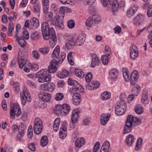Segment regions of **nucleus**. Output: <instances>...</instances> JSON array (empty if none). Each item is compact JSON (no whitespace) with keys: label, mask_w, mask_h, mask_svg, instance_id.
Listing matches in <instances>:
<instances>
[{"label":"nucleus","mask_w":152,"mask_h":152,"mask_svg":"<svg viewBox=\"0 0 152 152\" xmlns=\"http://www.w3.org/2000/svg\"><path fill=\"white\" fill-rule=\"evenodd\" d=\"M42 33L45 39H50V46L53 48L56 45L57 36L53 28H50L49 24L46 22H43L41 26Z\"/></svg>","instance_id":"obj_1"},{"label":"nucleus","mask_w":152,"mask_h":152,"mask_svg":"<svg viewBox=\"0 0 152 152\" xmlns=\"http://www.w3.org/2000/svg\"><path fill=\"white\" fill-rule=\"evenodd\" d=\"M71 11V10L69 8L65 7H61L58 18L54 17L51 20V23L60 28H63L64 26L63 20L64 16L65 13L66 12H69Z\"/></svg>","instance_id":"obj_2"},{"label":"nucleus","mask_w":152,"mask_h":152,"mask_svg":"<svg viewBox=\"0 0 152 152\" xmlns=\"http://www.w3.org/2000/svg\"><path fill=\"white\" fill-rule=\"evenodd\" d=\"M36 77L38 78L39 82L41 83L49 81L51 79V76L46 69L39 71L36 74Z\"/></svg>","instance_id":"obj_3"},{"label":"nucleus","mask_w":152,"mask_h":152,"mask_svg":"<svg viewBox=\"0 0 152 152\" xmlns=\"http://www.w3.org/2000/svg\"><path fill=\"white\" fill-rule=\"evenodd\" d=\"M59 53L60 48L59 46H57L53 52L52 57L54 60L53 61L58 63V64L61 63L66 56V54L65 52L61 53L60 55H59Z\"/></svg>","instance_id":"obj_4"},{"label":"nucleus","mask_w":152,"mask_h":152,"mask_svg":"<svg viewBox=\"0 0 152 152\" xmlns=\"http://www.w3.org/2000/svg\"><path fill=\"white\" fill-rule=\"evenodd\" d=\"M67 82L68 85L73 86V88H70V90L71 93L75 91H77L80 93L83 92L84 88L77 81L69 78Z\"/></svg>","instance_id":"obj_5"},{"label":"nucleus","mask_w":152,"mask_h":152,"mask_svg":"<svg viewBox=\"0 0 152 152\" xmlns=\"http://www.w3.org/2000/svg\"><path fill=\"white\" fill-rule=\"evenodd\" d=\"M27 53L23 50H20L18 52V63L19 68L22 69L27 62Z\"/></svg>","instance_id":"obj_6"},{"label":"nucleus","mask_w":152,"mask_h":152,"mask_svg":"<svg viewBox=\"0 0 152 152\" xmlns=\"http://www.w3.org/2000/svg\"><path fill=\"white\" fill-rule=\"evenodd\" d=\"M34 133L37 134H40L42 129V121L38 118H36L34 121Z\"/></svg>","instance_id":"obj_7"},{"label":"nucleus","mask_w":152,"mask_h":152,"mask_svg":"<svg viewBox=\"0 0 152 152\" xmlns=\"http://www.w3.org/2000/svg\"><path fill=\"white\" fill-rule=\"evenodd\" d=\"M21 110L17 104H13L11 106L10 110V116L11 118H14L15 115L18 117L20 114Z\"/></svg>","instance_id":"obj_8"},{"label":"nucleus","mask_w":152,"mask_h":152,"mask_svg":"<svg viewBox=\"0 0 152 152\" xmlns=\"http://www.w3.org/2000/svg\"><path fill=\"white\" fill-rule=\"evenodd\" d=\"M20 95L22 103L23 105L25 104L26 101L29 102L31 101L30 95L26 89L23 90L22 93H21Z\"/></svg>","instance_id":"obj_9"},{"label":"nucleus","mask_w":152,"mask_h":152,"mask_svg":"<svg viewBox=\"0 0 152 152\" xmlns=\"http://www.w3.org/2000/svg\"><path fill=\"white\" fill-rule=\"evenodd\" d=\"M72 37H74L73 39L75 40L74 42L76 45L81 46L83 44L85 39V38L83 35L80 34L78 35H75Z\"/></svg>","instance_id":"obj_10"},{"label":"nucleus","mask_w":152,"mask_h":152,"mask_svg":"<svg viewBox=\"0 0 152 152\" xmlns=\"http://www.w3.org/2000/svg\"><path fill=\"white\" fill-rule=\"evenodd\" d=\"M144 19V17L142 15H138L134 18L133 23L136 26L140 25L143 23Z\"/></svg>","instance_id":"obj_11"},{"label":"nucleus","mask_w":152,"mask_h":152,"mask_svg":"<svg viewBox=\"0 0 152 152\" xmlns=\"http://www.w3.org/2000/svg\"><path fill=\"white\" fill-rule=\"evenodd\" d=\"M126 96L125 94H121L119 96L121 100L115 104V107L118 105L119 107H121L126 108V104L125 100Z\"/></svg>","instance_id":"obj_12"},{"label":"nucleus","mask_w":152,"mask_h":152,"mask_svg":"<svg viewBox=\"0 0 152 152\" xmlns=\"http://www.w3.org/2000/svg\"><path fill=\"white\" fill-rule=\"evenodd\" d=\"M74 37L72 36L67 37L66 39L67 42L66 43V47L67 49H71L72 48L75 44V40L73 39Z\"/></svg>","instance_id":"obj_13"},{"label":"nucleus","mask_w":152,"mask_h":152,"mask_svg":"<svg viewBox=\"0 0 152 152\" xmlns=\"http://www.w3.org/2000/svg\"><path fill=\"white\" fill-rule=\"evenodd\" d=\"M67 131L66 124L61 125L59 130V136L60 138L63 139L66 136Z\"/></svg>","instance_id":"obj_14"},{"label":"nucleus","mask_w":152,"mask_h":152,"mask_svg":"<svg viewBox=\"0 0 152 152\" xmlns=\"http://www.w3.org/2000/svg\"><path fill=\"white\" fill-rule=\"evenodd\" d=\"M138 76V73L137 70H134L132 72L130 79L132 85H134L136 83Z\"/></svg>","instance_id":"obj_15"},{"label":"nucleus","mask_w":152,"mask_h":152,"mask_svg":"<svg viewBox=\"0 0 152 152\" xmlns=\"http://www.w3.org/2000/svg\"><path fill=\"white\" fill-rule=\"evenodd\" d=\"M39 98L45 102L49 101L51 98L50 94L48 93H40L39 94Z\"/></svg>","instance_id":"obj_16"},{"label":"nucleus","mask_w":152,"mask_h":152,"mask_svg":"<svg viewBox=\"0 0 152 152\" xmlns=\"http://www.w3.org/2000/svg\"><path fill=\"white\" fill-rule=\"evenodd\" d=\"M58 63L53 61V60H52L50 63V65L48 66V69H47L49 73H54L57 70V67L56 65V64H57Z\"/></svg>","instance_id":"obj_17"},{"label":"nucleus","mask_w":152,"mask_h":152,"mask_svg":"<svg viewBox=\"0 0 152 152\" xmlns=\"http://www.w3.org/2000/svg\"><path fill=\"white\" fill-rule=\"evenodd\" d=\"M110 116V113H103L100 117V123L103 125H105L109 120Z\"/></svg>","instance_id":"obj_18"},{"label":"nucleus","mask_w":152,"mask_h":152,"mask_svg":"<svg viewBox=\"0 0 152 152\" xmlns=\"http://www.w3.org/2000/svg\"><path fill=\"white\" fill-rule=\"evenodd\" d=\"M92 57L91 63V66L92 67H94L95 66H98L100 63V60L99 58L96 56L95 54H93L91 55Z\"/></svg>","instance_id":"obj_19"},{"label":"nucleus","mask_w":152,"mask_h":152,"mask_svg":"<svg viewBox=\"0 0 152 152\" xmlns=\"http://www.w3.org/2000/svg\"><path fill=\"white\" fill-rule=\"evenodd\" d=\"M137 10V7L135 6L130 7L126 11L127 16L129 18L131 17L134 14Z\"/></svg>","instance_id":"obj_20"},{"label":"nucleus","mask_w":152,"mask_h":152,"mask_svg":"<svg viewBox=\"0 0 152 152\" xmlns=\"http://www.w3.org/2000/svg\"><path fill=\"white\" fill-rule=\"evenodd\" d=\"M80 112L77 109H74L73 110L72 113L71 115V121H76L77 122L79 116V114Z\"/></svg>","instance_id":"obj_21"},{"label":"nucleus","mask_w":152,"mask_h":152,"mask_svg":"<svg viewBox=\"0 0 152 152\" xmlns=\"http://www.w3.org/2000/svg\"><path fill=\"white\" fill-rule=\"evenodd\" d=\"M134 141V137L133 135L129 134L126 136L125 139V142L128 146H131L133 143Z\"/></svg>","instance_id":"obj_22"},{"label":"nucleus","mask_w":152,"mask_h":152,"mask_svg":"<svg viewBox=\"0 0 152 152\" xmlns=\"http://www.w3.org/2000/svg\"><path fill=\"white\" fill-rule=\"evenodd\" d=\"M62 115H66L68 114L70 110V107L67 104H64L61 105Z\"/></svg>","instance_id":"obj_23"},{"label":"nucleus","mask_w":152,"mask_h":152,"mask_svg":"<svg viewBox=\"0 0 152 152\" xmlns=\"http://www.w3.org/2000/svg\"><path fill=\"white\" fill-rule=\"evenodd\" d=\"M119 107L118 105L115 107V113L118 115H121L123 114L125 112L126 108Z\"/></svg>","instance_id":"obj_24"},{"label":"nucleus","mask_w":152,"mask_h":152,"mask_svg":"<svg viewBox=\"0 0 152 152\" xmlns=\"http://www.w3.org/2000/svg\"><path fill=\"white\" fill-rule=\"evenodd\" d=\"M109 74L111 78L115 80L117 79L118 75V71L117 69H113L110 71Z\"/></svg>","instance_id":"obj_25"},{"label":"nucleus","mask_w":152,"mask_h":152,"mask_svg":"<svg viewBox=\"0 0 152 152\" xmlns=\"http://www.w3.org/2000/svg\"><path fill=\"white\" fill-rule=\"evenodd\" d=\"M85 140L83 137L77 138L75 143V146L76 147L80 148L84 144Z\"/></svg>","instance_id":"obj_26"},{"label":"nucleus","mask_w":152,"mask_h":152,"mask_svg":"<svg viewBox=\"0 0 152 152\" xmlns=\"http://www.w3.org/2000/svg\"><path fill=\"white\" fill-rule=\"evenodd\" d=\"M110 3L112 4V10L113 12L117 11L119 7V4L117 0H115L113 1H111Z\"/></svg>","instance_id":"obj_27"},{"label":"nucleus","mask_w":152,"mask_h":152,"mask_svg":"<svg viewBox=\"0 0 152 152\" xmlns=\"http://www.w3.org/2000/svg\"><path fill=\"white\" fill-rule=\"evenodd\" d=\"M60 122V120L59 118H57L55 120L53 126V129L54 131L56 132L58 130Z\"/></svg>","instance_id":"obj_28"},{"label":"nucleus","mask_w":152,"mask_h":152,"mask_svg":"<svg viewBox=\"0 0 152 152\" xmlns=\"http://www.w3.org/2000/svg\"><path fill=\"white\" fill-rule=\"evenodd\" d=\"M31 25L35 28H37L39 26V22L38 20L35 18H32L31 20Z\"/></svg>","instance_id":"obj_29"},{"label":"nucleus","mask_w":152,"mask_h":152,"mask_svg":"<svg viewBox=\"0 0 152 152\" xmlns=\"http://www.w3.org/2000/svg\"><path fill=\"white\" fill-rule=\"evenodd\" d=\"M61 110V105H56L54 108L53 113L57 115H61V114L62 115Z\"/></svg>","instance_id":"obj_30"},{"label":"nucleus","mask_w":152,"mask_h":152,"mask_svg":"<svg viewBox=\"0 0 152 152\" xmlns=\"http://www.w3.org/2000/svg\"><path fill=\"white\" fill-rule=\"evenodd\" d=\"M134 121L133 117L132 115H129L127 117L125 122V125L132 126Z\"/></svg>","instance_id":"obj_31"},{"label":"nucleus","mask_w":152,"mask_h":152,"mask_svg":"<svg viewBox=\"0 0 152 152\" xmlns=\"http://www.w3.org/2000/svg\"><path fill=\"white\" fill-rule=\"evenodd\" d=\"M75 75L80 78H83L84 75V74L83 71L79 69H77L75 70Z\"/></svg>","instance_id":"obj_32"},{"label":"nucleus","mask_w":152,"mask_h":152,"mask_svg":"<svg viewBox=\"0 0 152 152\" xmlns=\"http://www.w3.org/2000/svg\"><path fill=\"white\" fill-rule=\"evenodd\" d=\"M48 143L47 137L45 136H42L40 140V144L42 147L45 146Z\"/></svg>","instance_id":"obj_33"},{"label":"nucleus","mask_w":152,"mask_h":152,"mask_svg":"<svg viewBox=\"0 0 152 152\" xmlns=\"http://www.w3.org/2000/svg\"><path fill=\"white\" fill-rule=\"evenodd\" d=\"M110 56L107 55H104L102 56L101 61L103 64L104 65H107L108 63V59Z\"/></svg>","instance_id":"obj_34"},{"label":"nucleus","mask_w":152,"mask_h":152,"mask_svg":"<svg viewBox=\"0 0 152 152\" xmlns=\"http://www.w3.org/2000/svg\"><path fill=\"white\" fill-rule=\"evenodd\" d=\"M110 96V94L107 92L105 91L102 94L101 98L103 100H106L109 99Z\"/></svg>","instance_id":"obj_35"},{"label":"nucleus","mask_w":152,"mask_h":152,"mask_svg":"<svg viewBox=\"0 0 152 152\" xmlns=\"http://www.w3.org/2000/svg\"><path fill=\"white\" fill-rule=\"evenodd\" d=\"M40 37V34L37 32H33L31 35L30 38L33 40H38Z\"/></svg>","instance_id":"obj_36"},{"label":"nucleus","mask_w":152,"mask_h":152,"mask_svg":"<svg viewBox=\"0 0 152 152\" xmlns=\"http://www.w3.org/2000/svg\"><path fill=\"white\" fill-rule=\"evenodd\" d=\"M47 91L49 92H52L54 89L55 84L52 82L48 83H47Z\"/></svg>","instance_id":"obj_37"},{"label":"nucleus","mask_w":152,"mask_h":152,"mask_svg":"<svg viewBox=\"0 0 152 152\" xmlns=\"http://www.w3.org/2000/svg\"><path fill=\"white\" fill-rule=\"evenodd\" d=\"M91 17L95 24H97L100 22L101 19L99 16L94 15H92Z\"/></svg>","instance_id":"obj_38"},{"label":"nucleus","mask_w":152,"mask_h":152,"mask_svg":"<svg viewBox=\"0 0 152 152\" xmlns=\"http://www.w3.org/2000/svg\"><path fill=\"white\" fill-rule=\"evenodd\" d=\"M86 24L87 26L90 27L95 24V23L92 20L91 17L90 16L86 20Z\"/></svg>","instance_id":"obj_39"},{"label":"nucleus","mask_w":152,"mask_h":152,"mask_svg":"<svg viewBox=\"0 0 152 152\" xmlns=\"http://www.w3.org/2000/svg\"><path fill=\"white\" fill-rule=\"evenodd\" d=\"M148 99L147 95L146 92L144 91L143 93L142 97V101L144 104H147L148 103Z\"/></svg>","instance_id":"obj_40"},{"label":"nucleus","mask_w":152,"mask_h":152,"mask_svg":"<svg viewBox=\"0 0 152 152\" xmlns=\"http://www.w3.org/2000/svg\"><path fill=\"white\" fill-rule=\"evenodd\" d=\"M134 110L136 113L138 114H141L143 111V108L140 105H137L136 106Z\"/></svg>","instance_id":"obj_41"},{"label":"nucleus","mask_w":152,"mask_h":152,"mask_svg":"<svg viewBox=\"0 0 152 152\" xmlns=\"http://www.w3.org/2000/svg\"><path fill=\"white\" fill-rule=\"evenodd\" d=\"M64 97V95L62 93H58L56 94L55 98L56 100L59 101L62 99Z\"/></svg>","instance_id":"obj_42"},{"label":"nucleus","mask_w":152,"mask_h":152,"mask_svg":"<svg viewBox=\"0 0 152 152\" xmlns=\"http://www.w3.org/2000/svg\"><path fill=\"white\" fill-rule=\"evenodd\" d=\"M39 51L43 54H46L48 53L49 50L48 47H46L39 48Z\"/></svg>","instance_id":"obj_43"},{"label":"nucleus","mask_w":152,"mask_h":152,"mask_svg":"<svg viewBox=\"0 0 152 152\" xmlns=\"http://www.w3.org/2000/svg\"><path fill=\"white\" fill-rule=\"evenodd\" d=\"M142 139L141 138H139L137 140V142L136 147L135 150L138 151L139 148L141 146L142 143Z\"/></svg>","instance_id":"obj_44"},{"label":"nucleus","mask_w":152,"mask_h":152,"mask_svg":"<svg viewBox=\"0 0 152 152\" xmlns=\"http://www.w3.org/2000/svg\"><path fill=\"white\" fill-rule=\"evenodd\" d=\"M27 132V135L28 137L29 138H31L33 137V129L32 126L30 125L29 126Z\"/></svg>","instance_id":"obj_45"},{"label":"nucleus","mask_w":152,"mask_h":152,"mask_svg":"<svg viewBox=\"0 0 152 152\" xmlns=\"http://www.w3.org/2000/svg\"><path fill=\"white\" fill-rule=\"evenodd\" d=\"M123 76L126 82L128 81L129 79L128 70L127 69L123 70Z\"/></svg>","instance_id":"obj_46"},{"label":"nucleus","mask_w":152,"mask_h":152,"mask_svg":"<svg viewBox=\"0 0 152 152\" xmlns=\"http://www.w3.org/2000/svg\"><path fill=\"white\" fill-rule=\"evenodd\" d=\"M138 56V52H130V57L132 60H134L137 58Z\"/></svg>","instance_id":"obj_47"},{"label":"nucleus","mask_w":152,"mask_h":152,"mask_svg":"<svg viewBox=\"0 0 152 152\" xmlns=\"http://www.w3.org/2000/svg\"><path fill=\"white\" fill-rule=\"evenodd\" d=\"M131 126L125 125L124 128V134H125L130 132L132 130Z\"/></svg>","instance_id":"obj_48"},{"label":"nucleus","mask_w":152,"mask_h":152,"mask_svg":"<svg viewBox=\"0 0 152 152\" xmlns=\"http://www.w3.org/2000/svg\"><path fill=\"white\" fill-rule=\"evenodd\" d=\"M25 126L22 124H21L18 127V133L21 134H24V130L25 129Z\"/></svg>","instance_id":"obj_49"},{"label":"nucleus","mask_w":152,"mask_h":152,"mask_svg":"<svg viewBox=\"0 0 152 152\" xmlns=\"http://www.w3.org/2000/svg\"><path fill=\"white\" fill-rule=\"evenodd\" d=\"M45 14L46 19L48 20H50L53 17V13L50 12H48Z\"/></svg>","instance_id":"obj_50"},{"label":"nucleus","mask_w":152,"mask_h":152,"mask_svg":"<svg viewBox=\"0 0 152 152\" xmlns=\"http://www.w3.org/2000/svg\"><path fill=\"white\" fill-rule=\"evenodd\" d=\"M95 0H83V4L85 5H91L94 4Z\"/></svg>","instance_id":"obj_51"},{"label":"nucleus","mask_w":152,"mask_h":152,"mask_svg":"<svg viewBox=\"0 0 152 152\" xmlns=\"http://www.w3.org/2000/svg\"><path fill=\"white\" fill-rule=\"evenodd\" d=\"M92 78V75L90 72L88 73L86 75L85 79L87 82H89L91 80Z\"/></svg>","instance_id":"obj_52"},{"label":"nucleus","mask_w":152,"mask_h":152,"mask_svg":"<svg viewBox=\"0 0 152 152\" xmlns=\"http://www.w3.org/2000/svg\"><path fill=\"white\" fill-rule=\"evenodd\" d=\"M91 84L92 86L93 89H94V88H97L99 86L100 84L98 81H92Z\"/></svg>","instance_id":"obj_53"},{"label":"nucleus","mask_w":152,"mask_h":152,"mask_svg":"<svg viewBox=\"0 0 152 152\" xmlns=\"http://www.w3.org/2000/svg\"><path fill=\"white\" fill-rule=\"evenodd\" d=\"M147 14L149 17L152 16V5H150L148 7Z\"/></svg>","instance_id":"obj_54"},{"label":"nucleus","mask_w":152,"mask_h":152,"mask_svg":"<svg viewBox=\"0 0 152 152\" xmlns=\"http://www.w3.org/2000/svg\"><path fill=\"white\" fill-rule=\"evenodd\" d=\"M67 25L69 28H72L74 27L75 23L73 20H71L68 22Z\"/></svg>","instance_id":"obj_55"},{"label":"nucleus","mask_w":152,"mask_h":152,"mask_svg":"<svg viewBox=\"0 0 152 152\" xmlns=\"http://www.w3.org/2000/svg\"><path fill=\"white\" fill-rule=\"evenodd\" d=\"M105 49V53L108 56H110V55L111 54V52L110 48L108 46H106Z\"/></svg>","instance_id":"obj_56"},{"label":"nucleus","mask_w":152,"mask_h":152,"mask_svg":"<svg viewBox=\"0 0 152 152\" xmlns=\"http://www.w3.org/2000/svg\"><path fill=\"white\" fill-rule=\"evenodd\" d=\"M62 74V76L60 77L59 76H58V77L60 78L65 77L69 75V72L67 70H64L63 71Z\"/></svg>","instance_id":"obj_57"},{"label":"nucleus","mask_w":152,"mask_h":152,"mask_svg":"<svg viewBox=\"0 0 152 152\" xmlns=\"http://www.w3.org/2000/svg\"><path fill=\"white\" fill-rule=\"evenodd\" d=\"M138 50L136 46L134 44H132L130 48V52H138Z\"/></svg>","instance_id":"obj_58"},{"label":"nucleus","mask_w":152,"mask_h":152,"mask_svg":"<svg viewBox=\"0 0 152 152\" xmlns=\"http://www.w3.org/2000/svg\"><path fill=\"white\" fill-rule=\"evenodd\" d=\"M110 146V143L109 142L106 141L103 143L102 148H104V149L109 150Z\"/></svg>","instance_id":"obj_59"},{"label":"nucleus","mask_w":152,"mask_h":152,"mask_svg":"<svg viewBox=\"0 0 152 152\" xmlns=\"http://www.w3.org/2000/svg\"><path fill=\"white\" fill-rule=\"evenodd\" d=\"M99 143L97 142L94 145L93 148V152H96L99 149Z\"/></svg>","instance_id":"obj_60"},{"label":"nucleus","mask_w":152,"mask_h":152,"mask_svg":"<svg viewBox=\"0 0 152 152\" xmlns=\"http://www.w3.org/2000/svg\"><path fill=\"white\" fill-rule=\"evenodd\" d=\"M32 54L36 59H37L39 58V53L37 51H33L32 52Z\"/></svg>","instance_id":"obj_61"},{"label":"nucleus","mask_w":152,"mask_h":152,"mask_svg":"<svg viewBox=\"0 0 152 152\" xmlns=\"http://www.w3.org/2000/svg\"><path fill=\"white\" fill-rule=\"evenodd\" d=\"M14 87L15 88V90L17 92H18L20 90V87L19 84L18 82H15L13 84Z\"/></svg>","instance_id":"obj_62"},{"label":"nucleus","mask_w":152,"mask_h":152,"mask_svg":"<svg viewBox=\"0 0 152 152\" xmlns=\"http://www.w3.org/2000/svg\"><path fill=\"white\" fill-rule=\"evenodd\" d=\"M23 34L24 38L26 39H28L29 38V35L28 31L27 30L23 32Z\"/></svg>","instance_id":"obj_63"},{"label":"nucleus","mask_w":152,"mask_h":152,"mask_svg":"<svg viewBox=\"0 0 152 152\" xmlns=\"http://www.w3.org/2000/svg\"><path fill=\"white\" fill-rule=\"evenodd\" d=\"M30 150L32 151H34L35 150V144L34 143H31L28 146Z\"/></svg>","instance_id":"obj_64"}]
</instances>
